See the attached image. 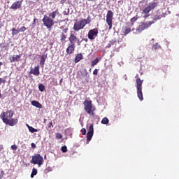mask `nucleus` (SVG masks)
Wrapping results in <instances>:
<instances>
[{"label":"nucleus","mask_w":179,"mask_h":179,"mask_svg":"<svg viewBox=\"0 0 179 179\" xmlns=\"http://www.w3.org/2000/svg\"><path fill=\"white\" fill-rule=\"evenodd\" d=\"M47 157V155H45L44 158L45 159Z\"/></svg>","instance_id":"50"},{"label":"nucleus","mask_w":179,"mask_h":179,"mask_svg":"<svg viewBox=\"0 0 179 179\" xmlns=\"http://www.w3.org/2000/svg\"><path fill=\"white\" fill-rule=\"evenodd\" d=\"M83 20L85 22V26L86 24H90V22H92L90 20V15H89L87 19H83Z\"/></svg>","instance_id":"28"},{"label":"nucleus","mask_w":179,"mask_h":179,"mask_svg":"<svg viewBox=\"0 0 179 179\" xmlns=\"http://www.w3.org/2000/svg\"><path fill=\"white\" fill-rule=\"evenodd\" d=\"M162 17H166V13L161 11H158L157 14L153 17L152 23H156L157 20H160Z\"/></svg>","instance_id":"12"},{"label":"nucleus","mask_w":179,"mask_h":179,"mask_svg":"<svg viewBox=\"0 0 179 179\" xmlns=\"http://www.w3.org/2000/svg\"><path fill=\"white\" fill-rule=\"evenodd\" d=\"M88 1H93V0H88Z\"/></svg>","instance_id":"53"},{"label":"nucleus","mask_w":179,"mask_h":179,"mask_svg":"<svg viewBox=\"0 0 179 179\" xmlns=\"http://www.w3.org/2000/svg\"><path fill=\"white\" fill-rule=\"evenodd\" d=\"M1 65H3L2 62H0V66H1Z\"/></svg>","instance_id":"49"},{"label":"nucleus","mask_w":179,"mask_h":179,"mask_svg":"<svg viewBox=\"0 0 179 179\" xmlns=\"http://www.w3.org/2000/svg\"><path fill=\"white\" fill-rule=\"evenodd\" d=\"M99 64V59L96 57L94 60L91 62V66H95V65H97Z\"/></svg>","instance_id":"27"},{"label":"nucleus","mask_w":179,"mask_h":179,"mask_svg":"<svg viewBox=\"0 0 179 179\" xmlns=\"http://www.w3.org/2000/svg\"><path fill=\"white\" fill-rule=\"evenodd\" d=\"M3 150V145H0V152Z\"/></svg>","instance_id":"47"},{"label":"nucleus","mask_w":179,"mask_h":179,"mask_svg":"<svg viewBox=\"0 0 179 179\" xmlns=\"http://www.w3.org/2000/svg\"><path fill=\"white\" fill-rule=\"evenodd\" d=\"M85 110L90 115H94V110H93V106L92 105V101L86 99L84 101Z\"/></svg>","instance_id":"5"},{"label":"nucleus","mask_w":179,"mask_h":179,"mask_svg":"<svg viewBox=\"0 0 179 179\" xmlns=\"http://www.w3.org/2000/svg\"><path fill=\"white\" fill-rule=\"evenodd\" d=\"M61 150L63 153H66V152H68V148L66 145H64L61 148Z\"/></svg>","instance_id":"36"},{"label":"nucleus","mask_w":179,"mask_h":179,"mask_svg":"<svg viewBox=\"0 0 179 179\" xmlns=\"http://www.w3.org/2000/svg\"><path fill=\"white\" fill-rule=\"evenodd\" d=\"M158 5H159V2L152 1L149 3L148 6H146L144 9L145 12H152L153 9H156V7L158 6Z\"/></svg>","instance_id":"11"},{"label":"nucleus","mask_w":179,"mask_h":179,"mask_svg":"<svg viewBox=\"0 0 179 179\" xmlns=\"http://www.w3.org/2000/svg\"><path fill=\"white\" fill-rule=\"evenodd\" d=\"M34 176H37V169L36 168H33L32 172L31 173V178H34Z\"/></svg>","instance_id":"26"},{"label":"nucleus","mask_w":179,"mask_h":179,"mask_svg":"<svg viewBox=\"0 0 179 179\" xmlns=\"http://www.w3.org/2000/svg\"><path fill=\"white\" fill-rule=\"evenodd\" d=\"M114 17V13L109 10L106 14V23L108 25V30H111L113 29V19Z\"/></svg>","instance_id":"6"},{"label":"nucleus","mask_w":179,"mask_h":179,"mask_svg":"<svg viewBox=\"0 0 179 179\" xmlns=\"http://www.w3.org/2000/svg\"><path fill=\"white\" fill-rule=\"evenodd\" d=\"M14 113L12 110L3 112L0 115V118L2 120L3 122L6 125H9L10 127H15L17 124V119H13Z\"/></svg>","instance_id":"1"},{"label":"nucleus","mask_w":179,"mask_h":179,"mask_svg":"<svg viewBox=\"0 0 179 179\" xmlns=\"http://www.w3.org/2000/svg\"><path fill=\"white\" fill-rule=\"evenodd\" d=\"M51 127H52V128H54V125H52V121L49 122L48 128H51Z\"/></svg>","instance_id":"44"},{"label":"nucleus","mask_w":179,"mask_h":179,"mask_svg":"<svg viewBox=\"0 0 179 179\" xmlns=\"http://www.w3.org/2000/svg\"><path fill=\"white\" fill-rule=\"evenodd\" d=\"M65 33H68V28L63 29V32L60 34V41H65L66 40Z\"/></svg>","instance_id":"18"},{"label":"nucleus","mask_w":179,"mask_h":179,"mask_svg":"<svg viewBox=\"0 0 179 179\" xmlns=\"http://www.w3.org/2000/svg\"><path fill=\"white\" fill-rule=\"evenodd\" d=\"M62 80H64L62 78L59 80L60 85H61V83H62Z\"/></svg>","instance_id":"48"},{"label":"nucleus","mask_w":179,"mask_h":179,"mask_svg":"<svg viewBox=\"0 0 179 179\" xmlns=\"http://www.w3.org/2000/svg\"><path fill=\"white\" fill-rule=\"evenodd\" d=\"M31 104V106H34V107H36V108H43V105H41V103L37 101H32Z\"/></svg>","instance_id":"20"},{"label":"nucleus","mask_w":179,"mask_h":179,"mask_svg":"<svg viewBox=\"0 0 179 179\" xmlns=\"http://www.w3.org/2000/svg\"><path fill=\"white\" fill-rule=\"evenodd\" d=\"M57 15H59V11L58 10H56L52 13H50L48 17H50V19L54 20V19H55V17H57Z\"/></svg>","instance_id":"19"},{"label":"nucleus","mask_w":179,"mask_h":179,"mask_svg":"<svg viewBox=\"0 0 179 179\" xmlns=\"http://www.w3.org/2000/svg\"><path fill=\"white\" fill-rule=\"evenodd\" d=\"M82 59H83V55L81 53L78 54L74 59V62L78 64V62L82 61Z\"/></svg>","instance_id":"21"},{"label":"nucleus","mask_w":179,"mask_h":179,"mask_svg":"<svg viewBox=\"0 0 179 179\" xmlns=\"http://www.w3.org/2000/svg\"><path fill=\"white\" fill-rule=\"evenodd\" d=\"M27 127L29 132H31V134H34V132H38V131L36 129H34L33 127L29 126L28 124Z\"/></svg>","instance_id":"25"},{"label":"nucleus","mask_w":179,"mask_h":179,"mask_svg":"<svg viewBox=\"0 0 179 179\" xmlns=\"http://www.w3.org/2000/svg\"><path fill=\"white\" fill-rule=\"evenodd\" d=\"M75 48H76V45H72L69 43V45L66 50V54L71 55V54H73L75 52Z\"/></svg>","instance_id":"13"},{"label":"nucleus","mask_w":179,"mask_h":179,"mask_svg":"<svg viewBox=\"0 0 179 179\" xmlns=\"http://www.w3.org/2000/svg\"><path fill=\"white\" fill-rule=\"evenodd\" d=\"M68 40L69 41V44H72L73 45H76V44L78 45H80L82 43V41H80V39H79V38L76 36V34L73 31H70Z\"/></svg>","instance_id":"2"},{"label":"nucleus","mask_w":179,"mask_h":179,"mask_svg":"<svg viewBox=\"0 0 179 179\" xmlns=\"http://www.w3.org/2000/svg\"><path fill=\"white\" fill-rule=\"evenodd\" d=\"M6 80H3L2 78H0V86L2 83H6Z\"/></svg>","instance_id":"42"},{"label":"nucleus","mask_w":179,"mask_h":179,"mask_svg":"<svg viewBox=\"0 0 179 179\" xmlns=\"http://www.w3.org/2000/svg\"><path fill=\"white\" fill-rule=\"evenodd\" d=\"M98 34L99 29L97 28H94L88 31L87 37L89 40H91V41H92V40H94L96 37H97Z\"/></svg>","instance_id":"10"},{"label":"nucleus","mask_w":179,"mask_h":179,"mask_svg":"<svg viewBox=\"0 0 179 179\" xmlns=\"http://www.w3.org/2000/svg\"><path fill=\"white\" fill-rule=\"evenodd\" d=\"M143 13H144V15H143V18H144V19H147V17H149V16H150V14H149L150 12H146V11L145 10V8H144L143 10Z\"/></svg>","instance_id":"30"},{"label":"nucleus","mask_w":179,"mask_h":179,"mask_svg":"<svg viewBox=\"0 0 179 179\" xmlns=\"http://www.w3.org/2000/svg\"><path fill=\"white\" fill-rule=\"evenodd\" d=\"M117 43V41L112 40L110 41V43L108 44V45L106 47V48H110L112 45H114Z\"/></svg>","instance_id":"29"},{"label":"nucleus","mask_w":179,"mask_h":179,"mask_svg":"<svg viewBox=\"0 0 179 179\" xmlns=\"http://www.w3.org/2000/svg\"><path fill=\"white\" fill-rule=\"evenodd\" d=\"M20 58H22V54L10 56L8 58V59H9L10 62H11V64H12L13 62H19V61H20Z\"/></svg>","instance_id":"14"},{"label":"nucleus","mask_w":179,"mask_h":179,"mask_svg":"<svg viewBox=\"0 0 179 179\" xmlns=\"http://www.w3.org/2000/svg\"><path fill=\"white\" fill-rule=\"evenodd\" d=\"M22 1H18L14 2L11 5L10 8L13 9V10L20 9V8H22Z\"/></svg>","instance_id":"15"},{"label":"nucleus","mask_w":179,"mask_h":179,"mask_svg":"<svg viewBox=\"0 0 179 179\" xmlns=\"http://www.w3.org/2000/svg\"><path fill=\"white\" fill-rule=\"evenodd\" d=\"M142 83H143V80H141V78L136 79L137 96L141 101H143V93L142 92Z\"/></svg>","instance_id":"4"},{"label":"nucleus","mask_w":179,"mask_h":179,"mask_svg":"<svg viewBox=\"0 0 179 179\" xmlns=\"http://www.w3.org/2000/svg\"><path fill=\"white\" fill-rule=\"evenodd\" d=\"M94 133H89L87 134V143H89L92 141V138H93Z\"/></svg>","instance_id":"24"},{"label":"nucleus","mask_w":179,"mask_h":179,"mask_svg":"<svg viewBox=\"0 0 179 179\" xmlns=\"http://www.w3.org/2000/svg\"><path fill=\"white\" fill-rule=\"evenodd\" d=\"M36 20H37V22H38V19H37V18H34V21H33V23H32V24H33L34 26H36Z\"/></svg>","instance_id":"45"},{"label":"nucleus","mask_w":179,"mask_h":179,"mask_svg":"<svg viewBox=\"0 0 179 179\" xmlns=\"http://www.w3.org/2000/svg\"><path fill=\"white\" fill-rule=\"evenodd\" d=\"M160 48V45H159L157 43L154 44L152 45V50H154L155 51H156V50Z\"/></svg>","instance_id":"32"},{"label":"nucleus","mask_w":179,"mask_h":179,"mask_svg":"<svg viewBox=\"0 0 179 179\" xmlns=\"http://www.w3.org/2000/svg\"><path fill=\"white\" fill-rule=\"evenodd\" d=\"M43 25L48 29V30H51L52 26L55 24V22L52 18L48 17L47 15H45L42 19Z\"/></svg>","instance_id":"3"},{"label":"nucleus","mask_w":179,"mask_h":179,"mask_svg":"<svg viewBox=\"0 0 179 179\" xmlns=\"http://www.w3.org/2000/svg\"><path fill=\"white\" fill-rule=\"evenodd\" d=\"M62 138H63V136L61 133H59V132L56 133V139H57V140L62 139Z\"/></svg>","instance_id":"37"},{"label":"nucleus","mask_w":179,"mask_h":179,"mask_svg":"<svg viewBox=\"0 0 179 179\" xmlns=\"http://www.w3.org/2000/svg\"><path fill=\"white\" fill-rule=\"evenodd\" d=\"M45 59H47V55H42L41 56V65H44L45 64Z\"/></svg>","instance_id":"23"},{"label":"nucleus","mask_w":179,"mask_h":179,"mask_svg":"<svg viewBox=\"0 0 179 179\" xmlns=\"http://www.w3.org/2000/svg\"><path fill=\"white\" fill-rule=\"evenodd\" d=\"M81 134H82V135H85L86 134V129L83 128L81 129Z\"/></svg>","instance_id":"40"},{"label":"nucleus","mask_w":179,"mask_h":179,"mask_svg":"<svg viewBox=\"0 0 179 179\" xmlns=\"http://www.w3.org/2000/svg\"><path fill=\"white\" fill-rule=\"evenodd\" d=\"M43 162L44 159L40 154H36L32 157L31 160V163H32V164H38V166H42Z\"/></svg>","instance_id":"7"},{"label":"nucleus","mask_w":179,"mask_h":179,"mask_svg":"<svg viewBox=\"0 0 179 179\" xmlns=\"http://www.w3.org/2000/svg\"><path fill=\"white\" fill-rule=\"evenodd\" d=\"M3 176H5V172H3V171H1L0 172V179L3 178Z\"/></svg>","instance_id":"39"},{"label":"nucleus","mask_w":179,"mask_h":179,"mask_svg":"<svg viewBox=\"0 0 179 179\" xmlns=\"http://www.w3.org/2000/svg\"><path fill=\"white\" fill-rule=\"evenodd\" d=\"M153 24V21H148L146 22H143L141 25L138 26L137 31H143V30H145V29H149V27H150V26H152Z\"/></svg>","instance_id":"9"},{"label":"nucleus","mask_w":179,"mask_h":179,"mask_svg":"<svg viewBox=\"0 0 179 179\" xmlns=\"http://www.w3.org/2000/svg\"><path fill=\"white\" fill-rule=\"evenodd\" d=\"M85 26H86V22L83 21V19H82L81 20L74 23L73 30L74 31H79V30L85 29Z\"/></svg>","instance_id":"8"},{"label":"nucleus","mask_w":179,"mask_h":179,"mask_svg":"<svg viewBox=\"0 0 179 179\" xmlns=\"http://www.w3.org/2000/svg\"><path fill=\"white\" fill-rule=\"evenodd\" d=\"M27 28L26 27H22L20 29L19 31H26Z\"/></svg>","instance_id":"41"},{"label":"nucleus","mask_w":179,"mask_h":179,"mask_svg":"<svg viewBox=\"0 0 179 179\" xmlns=\"http://www.w3.org/2000/svg\"><path fill=\"white\" fill-rule=\"evenodd\" d=\"M19 33V30L16 29L15 28L12 29V36H17Z\"/></svg>","instance_id":"35"},{"label":"nucleus","mask_w":179,"mask_h":179,"mask_svg":"<svg viewBox=\"0 0 179 179\" xmlns=\"http://www.w3.org/2000/svg\"><path fill=\"white\" fill-rule=\"evenodd\" d=\"M136 20H138V15H136L134 17H133L131 20L130 22L132 24H134V23H135L136 22Z\"/></svg>","instance_id":"34"},{"label":"nucleus","mask_w":179,"mask_h":179,"mask_svg":"<svg viewBox=\"0 0 179 179\" xmlns=\"http://www.w3.org/2000/svg\"><path fill=\"white\" fill-rule=\"evenodd\" d=\"M85 41H87V39H85Z\"/></svg>","instance_id":"51"},{"label":"nucleus","mask_w":179,"mask_h":179,"mask_svg":"<svg viewBox=\"0 0 179 179\" xmlns=\"http://www.w3.org/2000/svg\"><path fill=\"white\" fill-rule=\"evenodd\" d=\"M87 129L88 133L94 134V128L93 127V124L87 125Z\"/></svg>","instance_id":"22"},{"label":"nucleus","mask_w":179,"mask_h":179,"mask_svg":"<svg viewBox=\"0 0 179 179\" xmlns=\"http://www.w3.org/2000/svg\"><path fill=\"white\" fill-rule=\"evenodd\" d=\"M1 92H0V97H1Z\"/></svg>","instance_id":"52"},{"label":"nucleus","mask_w":179,"mask_h":179,"mask_svg":"<svg viewBox=\"0 0 179 179\" xmlns=\"http://www.w3.org/2000/svg\"><path fill=\"white\" fill-rule=\"evenodd\" d=\"M29 73L35 76H38L40 75V66H36L34 69H31Z\"/></svg>","instance_id":"16"},{"label":"nucleus","mask_w":179,"mask_h":179,"mask_svg":"<svg viewBox=\"0 0 179 179\" xmlns=\"http://www.w3.org/2000/svg\"><path fill=\"white\" fill-rule=\"evenodd\" d=\"M108 122H109V120H108V118L107 117H103L101 120V124H103L104 125H107Z\"/></svg>","instance_id":"31"},{"label":"nucleus","mask_w":179,"mask_h":179,"mask_svg":"<svg viewBox=\"0 0 179 179\" xmlns=\"http://www.w3.org/2000/svg\"><path fill=\"white\" fill-rule=\"evenodd\" d=\"M11 149L12 150H17V145H11Z\"/></svg>","instance_id":"38"},{"label":"nucleus","mask_w":179,"mask_h":179,"mask_svg":"<svg viewBox=\"0 0 179 179\" xmlns=\"http://www.w3.org/2000/svg\"><path fill=\"white\" fill-rule=\"evenodd\" d=\"M131 33V28L124 27L122 29V34L123 36H128Z\"/></svg>","instance_id":"17"},{"label":"nucleus","mask_w":179,"mask_h":179,"mask_svg":"<svg viewBox=\"0 0 179 179\" xmlns=\"http://www.w3.org/2000/svg\"><path fill=\"white\" fill-rule=\"evenodd\" d=\"M31 148H33V149H36V145L34 144V143H32L31 144Z\"/></svg>","instance_id":"46"},{"label":"nucleus","mask_w":179,"mask_h":179,"mask_svg":"<svg viewBox=\"0 0 179 179\" xmlns=\"http://www.w3.org/2000/svg\"><path fill=\"white\" fill-rule=\"evenodd\" d=\"M99 73V69H95L93 71V75H97Z\"/></svg>","instance_id":"43"},{"label":"nucleus","mask_w":179,"mask_h":179,"mask_svg":"<svg viewBox=\"0 0 179 179\" xmlns=\"http://www.w3.org/2000/svg\"><path fill=\"white\" fill-rule=\"evenodd\" d=\"M38 89L40 92H44V90H45V86H44L43 84H39Z\"/></svg>","instance_id":"33"}]
</instances>
